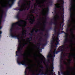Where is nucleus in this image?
Returning <instances> with one entry per match:
<instances>
[{
  "mask_svg": "<svg viewBox=\"0 0 75 75\" xmlns=\"http://www.w3.org/2000/svg\"><path fill=\"white\" fill-rule=\"evenodd\" d=\"M26 8H27V10H28L29 9H30V7H29L28 6H27Z\"/></svg>",
  "mask_w": 75,
  "mask_h": 75,
  "instance_id": "obj_44",
  "label": "nucleus"
},
{
  "mask_svg": "<svg viewBox=\"0 0 75 75\" xmlns=\"http://www.w3.org/2000/svg\"><path fill=\"white\" fill-rule=\"evenodd\" d=\"M37 47H38V49H40V45H38Z\"/></svg>",
  "mask_w": 75,
  "mask_h": 75,
  "instance_id": "obj_48",
  "label": "nucleus"
},
{
  "mask_svg": "<svg viewBox=\"0 0 75 75\" xmlns=\"http://www.w3.org/2000/svg\"><path fill=\"white\" fill-rule=\"evenodd\" d=\"M63 58H64V57L61 55L60 56V62H61V63H62V61H63Z\"/></svg>",
  "mask_w": 75,
  "mask_h": 75,
  "instance_id": "obj_20",
  "label": "nucleus"
},
{
  "mask_svg": "<svg viewBox=\"0 0 75 75\" xmlns=\"http://www.w3.org/2000/svg\"><path fill=\"white\" fill-rule=\"evenodd\" d=\"M48 67H49V65H48V64H47L46 67V68L47 69V73L46 72H45V73H44V74H43V75H47L48 74V75H52V74H53L52 73V72L50 73V74L48 73V72H51V70H50L48 69Z\"/></svg>",
  "mask_w": 75,
  "mask_h": 75,
  "instance_id": "obj_8",
  "label": "nucleus"
},
{
  "mask_svg": "<svg viewBox=\"0 0 75 75\" xmlns=\"http://www.w3.org/2000/svg\"><path fill=\"white\" fill-rule=\"evenodd\" d=\"M57 3H59V2H62L63 3H62V4H63L64 3V2L63 0H57Z\"/></svg>",
  "mask_w": 75,
  "mask_h": 75,
  "instance_id": "obj_21",
  "label": "nucleus"
},
{
  "mask_svg": "<svg viewBox=\"0 0 75 75\" xmlns=\"http://www.w3.org/2000/svg\"><path fill=\"white\" fill-rule=\"evenodd\" d=\"M32 31H31V33H29V35H30L31 37H30V38H28L27 39V40H30V39H31V40H33V33L34 31H35L34 29H32Z\"/></svg>",
  "mask_w": 75,
  "mask_h": 75,
  "instance_id": "obj_10",
  "label": "nucleus"
},
{
  "mask_svg": "<svg viewBox=\"0 0 75 75\" xmlns=\"http://www.w3.org/2000/svg\"><path fill=\"white\" fill-rule=\"evenodd\" d=\"M43 74H44V72H43V69H40L38 74H36V75H43Z\"/></svg>",
  "mask_w": 75,
  "mask_h": 75,
  "instance_id": "obj_11",
  "label": "nucleus"
},
{
  "mask_svg": "<svg viewBox=\"0 0 75 75\" xmlns=\"http://www.w3.org/2000/svg\"><path fill=\"white\" fill-rule=\"evenodd\" d=\"M27 5H28V7H31V3H30L29 4H28Z\"/></svg>",
  "mask_w": 75,
  "mask_h": 75,
  "instance_id": "obj_39",
  "label": "nucleus"
},
{
  "mask_svg": "<svg viewBox=\"0 0 75 75\" xmlns=\"http://www.w3.org/2000/svg\"><path fill=\"white\" fill-rule=\"evenodd\" d=\"M65 47V45H62L59 47L58 48V49H59V51L56 52V50H55L53 52V57H55V53L56 54H58L59 52H63V51H64Z\"/></svg>",
  "mask_w": 75,
  "mask_h": 75,
  "instance_id": "obj_3",
  "label": "nucleus"
},
{
  "mask_svg": "<svg viewBox=\"0 0 75 75\" xmlns=\"http://www.w3.org/2000/svg\"><path fill=\"white\" fill-rule=\"evenodd\" d=\"M28 42L25 43L24 44V45H23V47H25V45H28Z\"/></svg>",
  "mask_w": 75,
  "mask_h": 75,
  "instance_id": "obj_38",
  "label": "nucleus"
},
{
  "mask_svg": "<svg viewBox=\"0 0 75 75\" xmlns=\"http://www.w3.org/2000/svg\"><path fill=\"white\" fill-rule=\"evenodd\" d=\"M60 4H55L54 6H56L55 8L54 9L55 10L57 9V8H60Z\"/></svg>",
  "mask_w": 75,
  "mask_h": 75,
  "instance_id": "obj_15",
  "label": "nucleus"
},
{
  "mask_svg": "<svg viewBox=\"0 0 75 75\" xmlns=\"http://www.w3.org/2000/svg\"><path fill=\"white\" fill-rule=\"evenodd\" d=\"M20 57H17V62L19 65L21 64L23 65H25V67H27V66H28V65H29V64L27 63L26 61L25 60H22L21 61V62H19V61H20Z\"/></svg>",
  "mask_w": 75,
  "mask_h": 75,
  "instance_id": "obj_5",
  "label": "nucleus"
},
{
  "mask_svg": "<svg viewBox=\"0 0 75 75\" xmlns=\"http://www.w3.org/2000/svg\"><path fill=\"white\" fill-rule=\"evenodd\" d=\"M31 11H32V12H31V13H34L35 12L34 11H35V9H32L31 10Z\"/></svg>",
  "mask_w": 75,
  "mask_h": 75,
  "instance_id": "obj_34",
  "label": "nucleus"
},
{
  "mask_svg": "<svg viewBox=\"0 0 75 75\" xmlns=\"http://www.w3.org/2000/svg\"><path fill=\"white\" fill-rule=\"evenodd\" d=\"M58 44H59V41H57L56 43H55V45L56 46V47H58L57 45H58Z\"/></svg>",
  "mask_w": 75,
  "mask_h": 75,
  "instance_id": "obj_29",
  "label": "nucleus"
},
{
  "mask_svg": "<svg viewBox=\"0 0 75 75\" xmlns=\"http://www.w3.org/2000/svg\"><path fill=\"white\" fill-rule=\"evenodd\" d=\"M45 20L44 22L45 23H47V18H45Z\"/></svg>",
  "mask_w": 75,
  "mask_h": 75,
  "instance_id": "obj_37",
  "label": "nucleus"
},
{
  "mask_svg": "<svg viewBox=\"0 0 75 75\" xmlns=\"http://www.w3.org/2000/svg\"><path fill=\"white\" fill-rule=\"evenodd\" d=\"M51 69H52V70L51 72H54V71H53L54 70H53V69H54V67H53V66L52 67H51Z\"/></svg>",
  "mask_w": 75,
  "mask_h": 75,
  "instance_id": "obj_41",
  "label": "nucleus"
},
{
  "mask_svg": "<svg viewBox=\"0 0 75 75\" xmlns=\"http://www.w3.org/2000/svg\"><path fill=\"white\" fill-rule=\"evenodd\" d=\"M66 55L65 54H63V57H65Z\"/></svg>",
  "mask_w": 75,
  "mask_h": 75,
  "instance_id": "obj_56",
  "label": "nucleus"
},
{
  "mask_svg": "<svg viewBox=\"0 0 75 75\" xmlns=\"http://www.w3.org/2000/svg\"><path fill=\"white\" fill-rule=\"evenodd\" d=\"M13 37H17V39L18 40V42L19 44L18 46L19 47H18L17 50L18 51H16V56H17L18 57H19L20 55H19V53H21V49L22 50L23 49V47H22V45L21 44V40L20 39L18 38L17 36H12Z\"/></svg>",
  "mask_w": 75,
  "mask_h": 75,
  "instance_id": "obj_2",
  "label": "nucleus"
},
{
  "mask_svg": "<svg viewBox=\"0 0 75 75\" xmlns=\"http://www.w3.org/2000/svg\"><path fill=\"white\" fill-rule=\"evenodd\" d=\"M56 18V16H54V18L53 19L54 20V22L52 21H52L51 22L49 23V25H52V24H53L54 25H55V27L54 28V30H57L58 28V24L57 23V20Z\"/></svg>",
  "mask_w": 75,
  "mask_h": 75,
  "instance_id": "obj_4",
  "label": "nucleus"
},
{
  "mask_svg": "<svg viewBox=\"0 0 75 75\" xmlns=\"http://www.w3.org/2000/svg\"><path fill=\"white\" fill-rule=\"evenodd\" d=\"M29 16H33V15H32V14H31L29 15Z\"/></svg>",
  "mask_w": 75,
  "mask_h": 75,
  "instance_id": "obj_63",
  "label": "nucleus"
},
{
  "mask_svg": "<svg viewBox=\"0 0 75 75\" xmlns=\"http://www.w3.org/2000/svg\"><path fill=\"white\" fill-rule=\"evenodd\" d=\"M25 10H27V8H25V9H21V10L20 9V8L18 9V10H19L20 11H23V10H24V11Z\"/></svg>",
  "mask_w": 75,
  "mask_h": 75,
  "instance_id": "obj_22",
  "label": "nucleus"
},
{
  "mask_svg": "<svg viewBox=\"0 0 75 75\" xmlns=\"http://www.w3.org/2000/svg\"><path fill=\"white\" fill-rule=\"evenodd\" d=\"M44 37H47V36H48V35L47 34H45V35H44Z\"/></svg>",
  "mask_w": 75,
  "mask_h": 75,
  "instance_id": "obj_52",
  "label": "nucleus"
},
{
  "mask_svg": "<svg viewBox=\"0 0 75 75\" xmlns=\"http://www.w3.org/2000/svg\"><path fill=\"white\" fill-rule=\"evenodd\" d=\"M68 31H69L68 29H67L66 30V32H67V33H68Z\"/></svg>",
  "mask_w": 75,
  "mask_h": 75,
  "instance_id": "obj_57",
  "label": "nucleus"
},
{
  "mask_svg": "<svg viewBox=\"0 0 75 75\" xmlns=\"http://www.w3.org/2000/svg\"><path fill=\"white\" fill-rule=\"evenodd\" d=\"M60 7H61V8H60V10H62V11L63 12L62 14H64V8H63L62 9V8L63 7H64V6H61Z\"/></svg>",
  "mask_w": 75,
  "mask_h": 75,
  "instance_id": "obj_18",
  "label": "nucleus"
},
{
  "mask_svg": "<svg viewBox=\"0 0 75 75\" xmlns=\"http://www.w3.org/2000/svg\"><path fill=\"white\" fill-rule=\"evenodd\" d=\"M30 40H29L28 41V42H29V43H30V44H31V42H30Z\"/></svg>",
  "mask_w": 75,
  "mask_h": 75,
  "instance_id": "obj_58",
  "label": "nucleus"
},
{
  "mask_svg": "<svg viewBox=\"0 0 75 75\" xmlns=\"http://www.w3.org/2000/svg\"><path fill=\"white\" fill-rule=\"evenodd\" d=\"M55 42V41L52 40L51 42V45H54V43Z\"/></svg>",
  "mask_w": 75,
  "mask_h": 75,
  "instance_id": "obj_28",
  "label": "nucleus"
},
{
  "mask_svg": "<svg viewBox=\"0 0 75 75\" xmlns=\"http://www.w3.org/2000/svg\"><path fill=\"white\" fill-rule=\"evenodd\" d=\"M70 31H71V35L74 36V32H73V31L71 30Z\"/></svg>",
  "mask_w": 75,
  "mask_h": 75,
  "instance_id": "obj_36",
  "label": "nucleus"
},
{
  "mask_svg": "<svg viewBox=\"0 0 75 75\" xmlns=\"http://www.w3.org/2000/svg\"><path fill=\"white\" fill-rule=\"evenodd\" d=\"M25 55H26V52H25L23 54H21V56H23V57H25Z\"/></svg>",
  "mask_w": 75,
  "mask_h": 75,
  "instance_id": "obj_24",
  "label": "nucleus"
},
{
  "mask_svg": "<svg viewBox=\"0 0 75 75\" xmlns=\"http://www.w3.org/2000/svg\"><path fill=\"white\" fill-rule=\"evenodd\" d=\"M23 6H26V4L24 3L23 4Z\"/></svg>",
  "mask_w": 75,
  "mask_h": 75,
  "instance_id": "obj_50",
  "label": "nucleus"
},
{
  "mask_svg": "<svg viewBox=\"0 0 75 75\" xmlns=\"http://www.w3.org/2000/svg\"><path fill=\"white\" fill-rule=\"evenodd\" d=\"M49 3L50 4V5H51V6H52V1H49Z\"/></svg>",
  "mask_w": 75,
  "mask_h": 75,
  "instance_id": "obj_33",
  "label": "nucleus"
},
{
  "mask_svg": "<svg viewBox=\"0 0 75 75\" xmlns=\"http://www.w3.org/2000/svg\"><path fill=\"white\" fill-rule=\"evenodd\" d=\"M29 20H30L29 23L31 24H34V22L35 21V19H30Z\"/></svg>",
  "mask_w": 75,
  "mask_h": 75,
  "instance_id": "obj_14",
  "label": "nucleus"
},
{
  "mask_svg": "<svg viewBox=\"0 0 75 75\" xmlns=\"http://www.w3.org/2000/svg\"><path fill=\"white\" fill-rule=\"evenodd\" d=\"M46 9V8H45V9H44V8H42V13H43V14H44V15H45V13H44V11H45V9Z\"/></svg>",
  "mask_w": 75,
  "mask_h": 75,
  "instance_id": "obj_26",
  "label": "nucleus"
},
{
  "mask_svg": "<svg viewBox=\"0 0 75 75\" xmlns=\"http://www.w3.org/2000/svg\"><path fill=\"white\" fill-rule=\"evenodd\" d=\"M40 34H41V35H43V33L42 32H40Z\"/></svg>",
  "mask_w": 75,
  "mask_h": 75,
  "instance_id": "obj_46",
  "label": "nucleus"
},
{
  "mask_svg": "<svg viewBox=\"0 0 75 75\" xmlns=\"http://www.w3.org/2000/svg\"><path fill=\"white\" fill-rule=\"evenodd\" d=\"M26 34V33H24V30H23L22 32V35L23 36L24 35H25Z\"/></svg>",
  "mask_w": 75,
  "mask_h": 75,
  "instance_id": "obj_31",
  "label": "nucleus"
},
{
  "mask_svg": "<svg viewBox=\"0 0 75 75\" xmlns=\"http://www.w3.org/2000/svg\"><path fill=\"white\" fill-rule=\"evenodd\" d=\"M56 42H57V41H58V40H59V38L58 37L56 39Z\"/></svg>",
  "mask_w": 75,
  "mask_h": 75,
  "instance_id": "obj_43",
  "label": "nucleus"
},
{
  "mask_svg": "<svg viewBox=\"0 0 75 75\" xmlns=\"http://www.w3.org/2000/svg\"><path fill=\"white\" fill-rule=\"evenodd\" d=\"M46 23H45L44 22L43 23V28L42 30H41V31L44 32L45 31L46 26L47 25L46 24H45Z\"/></svg>",
  "mask_w": 75,
  "mask_h": 75,
  "instance_id": "obj_12",
  "label": "nucleus"
},
{
  "mask_svg": "<svg viewBox=\"0 0 75 75\" xmlns=\"http://www.w3.org/2000/svg\"><path fill=\"white\" fill-rule=\"evenodd\" d=\"M67 49H69V47L67 46L66 47Z\"/></svg>",
  "mask_w": 75,
  "mask_h": 75,
  "instance_id": "obj_61",
  "label": "nucleus"
},
{
  "mask_svg": "<svg viewBox=\"0 0 75 75\" xmlns=\"http://www.w3.org/2000/svg\"><path fill=\"white\" fill-rule=\"evenodd\" d=\"M53 34V36L52 37V39L53 40V41H55V36H54V35Z\"/></svg>",
  "mask_w": 75,
  "mask_h": 75,
  "instance_id": "obj_30",
  "label": "nucleus"
},
{
  "mask_svg": "<svg viewBox=\"0 0 75 75\" xmlns=\"http://www.w3.org/2000/svg\"><path fill=\"white\" fill-rule=\"evenodd\" d=\"M24 21L23 20H21V21H19L18 22H17L16 23H13L11 25V27L10 29V35L13 38H17V37H14L12 36H17V37L19 39V40H21V41L20 39V38L21 39H23V37H20V35H14V34H15V35H16V33H12V32L14 30V27H16L17 25H18L19 26V27H22V25H21V24H23L24 22Z\"/></svg>",
  "mask_w": 75,
  "mask_h": 75,
  "instance_id": "obj_1",
  "label": "nucleus"
},
{
  "mask_svg": "<svg viewBox=\"0 0 75 75\" xmlns=\"http://www.w3.org/2000/svg\"><path fill=\"white\" fill-rule=\"evenodd\" d=\"M1 11L2 13L0 17V18H1V20H2V19H3V15H4V10H3V9H2L1 10Z\"/></svg>",
  "mask_w": 75,
  "mask_h": 75,
  "instance_id": "obj_13",
  "label": "nucleus"
},
{
  "mask_svg": "<svg viewBox=\"0 0 75 75\" xmlns=\"http://www.w3.org/2000/svg\"><path fill=\"white\" fill-rule=\"evenodd\" d=\"M26 25H27V23H26L25 24V25H24V26L25 27V26H26Z\"/></svg>",
  "mask_w": 75,
  "mask_h": 75,
  "instance_id": "obj_59",
  "label": "nucleus"
},
{
  "mask_svg": "<svg viewBox=\"0 0 75 75\" xmlns=\"http://www.w3.org/2000/svg\"><path fill=\"white\" fill-rule=\"evenodd\" d=\"M63 75H65V73H63ZM67 75H70V72H69V71H68L67 72Z\"/></svg>",
  "mask_w": 75,
  "mask_h": 75,
  "instance_id": "obj_27",
  "label": "nucleus"
},
{
  "mask_svg": "<svg viewBox=\"0 0 75 75\" xmlns=\"http://www.w3.org/2000/svg\"><path fill=\"white\" fill-rule=\"evenodd\" d=\"M37 45H42V44L41 43H37Z\"/></svg>",
  "mask_w": 75,
  "mask_h": 75,
  "instance_id": "obj_51",
  "label": "nucleus"
},
{
  "mask_svg": "<svg viewBox=\"0 0 75 75\" xmlns=\"http://www.w3.org/2000/svg\"><path fill=\"white\" fill-rule=\"evenodd\" d=\"M68 21L69 23H70V20H68Z\"/></svg>",
  "mask_w": 75,
  "mask_h": 75,
  "instance_id": "obj_60",
  "label": "nucleus"
},
{
  "mask_svg": "<svg viewBox=\"0 0 75 75\" xmlns=\"http://www.w3.org/2000/svg\"><path fill=\"white\" fill-rule=\"evenodd\" d=\"M39 7H40V8H42V5H41L39 6Z\"/></svg>",
  "mask_w": 75,
  "mask_h": 75,
  "instance_id": "obj_49",
  "label": "nucleus"
},
{
  "mask_svg": "<svg viewBox=\"0 0 75 75\" xmlns=\"http://www.w3.org/2000/svg\"><path fill=\"white\" fill-rule=\"evenodd\" d=\"M31 68L29 67H27L25 70V75H27V69H30Z\"/></svg>",
  "mask_w": 75,
  "mask_h": 75,
  "instance_id": "obj_17",
  "label": "nucleus"
},
{
  "mask_svg": "<svg viewBox=\"0 0 75 75\" xmlns=\"http://www.w3.org/2000/svg\"><path fill=\"white\" fill-rule=\"evenodd\" d=\"M41 56L43 57V58H45V57H44V56H43V55H42V54H41Z\"/></svg>",
  "mask_w": 75,
  "mask_h": 75,
  "instance_id": "obj_54",
  "label": "nucleus"
},
{
  "mask_svg": "<svg viewBox=\"0 0 75 75\" xmlns=\"http://www.w3.org/2000/svg\"><path fill=\"white\" fill-rule=\"evenodd\" d=\"M71 56H72L73 57L75 58V55H71Z\"/></svg>",
  "mask_w": 75,
  "mask_h": 75,
  "instance_id": "obj_55",
  "label": "nucleus"
},
{
  "mask_svg": "<svg viewBox=\"0 0 75 75\" xmlns=\"http://www.w3.org/2000/svg\"><path fill=\"white\" fill-rule=\"evenodd\" d=\"M20 2H21V0H20L18 2V4H20Z\"/></svg>",
  "mask_w": 75,
  "mask_h": 75,
  "instance_id": "obj_47",
  "label": "nucleus"
},
{
  "mask_svg": "<svg viewBox=\"0 0 75 75\" xmlns=\"http://www.w3.org/2000/svg\"><path fill=\"white\" fill-rule=\"evenodd\" d=\"M20 11H18L16 16V18H17V19H18V20H19V18H20L19 16H20Z\"/></svg>",
  "mask_w": 75,
  "mask_h": 75,
  "instance_id": "obj_16",
  "label": "nucleus"
},
{
  "mask_svg": "<svg viewBox=\"0 0 75 75\" xmlns=\"http://www.w3.org/2000/svg\"><path fill=\"white\" fill-rule=\"evenodd\" d=\"M30 69H29L30 70V72L32 73V75H36L35 74V73L34 72V71H33V70H31V68H30Z\"/></svg>",
  "mask_w": 75,
  "mask_h": 75,
  "instance_id": "obj_19",
  "label": "nucleus"
},
{
  "mask_svg": "<svg viewBox=\"0 0 75 75\" xmlns=\"http://www.w3.org/2000/svg\"><path fill=\"white\" fill-rule=\"evenodd\" d=\"M18 7H20L21 8H22L23 7V6L20 5V4H18Z\"/></svg>",
  "mask_w": 75,
  "mask_h": 75,
  "instance_id": "obj_40",
  "label": "nucleus"
},
{
  "mask_svg": "<svg viewBox=\"0 0 75 75\" xmlns=\"http://www.w3.org/2000/svg\"><path fill=\"white\" fill-rule=\"evenodd\" d=\"M44 2H47V0H44Z\"/></svg>",
  "mask_w": 75,
  "mask_h": 75,
  "instance_id": "obj_62",
  "label": "nucleus"
},
{
  "mask_svg": "<svg viewBox=\"0 0 75 75\" xmlns=\"http://www.w3.org/2000/svg\"><path fill=\"white\" fill-rule=\"evenodd\" d=\"M68 61H69V63H70V62H71L72 61V59H70L69 60H67Z\"/></svg>",
  "mask_w": 75,
  "mask_h": 75,
  "instance_id": "obj_45",
  "label": "nucleus"
},
{
  "mask_svg": "<svg viewBox=\"0 0 75 75\" xmlns=\"http://www.w3.org/2000/svg\"><path fill=\"white\" fill-rule=\"evenodd\" d=\"M50 55H48L47 56V58H50Z\"/></svg>",
  "mask_w": 75,
  "mask_h": 75,
  "instance_id": "obj_53",
  "label": "nucleus"
},
{
  "mask_svg": "<svg viewBox=\"0 0 75 75\" xmlns=\"http://www.w3.org/2000/svg\"><path fill=\"white\" fill-rule=\"evenodd\" d=\"M40 67V70L41 69H43V71H44V69L43 68H44V67H43V66L42 65L41 67Z\"/></svg>",
  "mask_w": 75,
  "mask_h": 75,
  "instance_id": "obj_32",
  "label": "nucleus"
},
{
  "mask_svg": "<svg viewBox=\"0 0 75 75\" xmlns=\"http://www.w3.org/2000/svg\"><path fill=\"white\" fill-rule=\"evenodd\" d=\"M69 69H71V67H69Z\"/></svg>",
  "mask_w": 75,
  "mask_h": 75,
  "instance_id": "obj_64",
  "label": "nucleus"
},
{
  "mask_svg": "<svg viewBox=\"0 0 75 75\" xmlns=\"http://www.w3.org/2000/svg\"><path fill=\"white\" fill-rule=\"evenodd\" d=\"M62 33H64L65 34V39H64V44H65L66 43H67V42H68V35L69 34L67 33L64 32V31H62Z\"/></svg>",
  "mask_w": 75,
  "mask_h": 75,
  "instance_id": "obj_7",
  "label": "nucleus"
},
{
  "mask_svg": "<svg viewBox=\"0 0 75 75\" xmlns=\"http://www.w3.org/2000/svg\"><path fill=\"white\" fill-rule=\"evenodd\" d=\"M55 46H54V45H51V48L52 49Z\"/></svg>",
  "mask_w": 75,
  "mask_h": 75,
  "instance_id": "obj_35",
  "label": "nucleus"
},
{
  "mask_svg": "<svg viewBox=\"0 0 75 75\" xmlns=\"http://www.w3.org/2000/svg\"><path fill=\"white\" fill-rule=\"evenodd\" d=\"M11 1H12L13 3V1L12 0H8V4L7 5H5L3 6V7H4L5 8H8V7H11V6H12V4H10V2H11Z\"/></svg>",
  "mask_w": 75,
  "mask_h": 75,
  "instance_id": "obj_9",
  "label": "nucleus"
},
{
  "mask_svg": "<svg viewBox=\"0 0 75 75\" xmlns=\"http://www.w3.org/2000/svg\"><path fill=\"white\" fill-rule=\"evenodd\" d=\"M74 0H71V7L70 8V17L71 18H72V20H73V16H74V14L72 13V9L73 8V7H74V2H73Z\"/></svg>",
  "mask_w": 75,
  "mask_h": 75,
  "instance_id": "obj_6",
  "label": "nucleus"
},
{
  "mask_svg": "<svg viewBox=\"0 0 75 75\" xmlns=\"http://www.w3.org/2000/svg\"><path fill=\"white\" fill-rule=\"evenodd\" d=\"M45 45V44H42L41 48L42 49H44V46Z\"/></svg>",
  "mask_w": 75,
  "mask_h": 75,
  "instance_id": "obj_25",
  "label": "nucleus"
},
{
  "mask_svg": "<svg viewBox=\"0 0 75 75\" xmlns=\"http://www.w3.org/2000/svg\"><path fill=\"white\" fill-rule=\"evenodd\" d=\"M39 31H40V30H39V29H38L37 30H35V33H37V32H38Z\"/></svg>",
  "mask_w": 75,
  "mask_h": 75,
  "instance_id": "obj_42",
  "label": "nucleus"
},
{
  "mask_svg": "<svg viewBox=\"0 0 75 75\" xmlns=\"http://www.w3.org/2000/svg\"><path fill=\"white\" fill-rule=\"evenodd\" d=\"M43 40V41H44V39H43L42 38V37H40V38L39 39V41H40V42H41V41H42V40Z\"/></svg>",
  "mask_w": 75,
  "mask_h": 75,
  "instance_id": "obj_23",
  "label": "nucleus"
}]
</instances>
